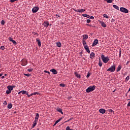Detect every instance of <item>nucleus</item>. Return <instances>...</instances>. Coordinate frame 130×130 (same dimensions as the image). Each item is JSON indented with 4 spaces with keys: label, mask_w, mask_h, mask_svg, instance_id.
<instances>
[{
    "label": "nucleus",
    "mask_w": 130,
    "mask_h": 130,
    "mask_svg": "<svg viewBox=\"0 0 130 130\" xmlns=\"http://www.w3.org/2000/svg\"><path fill=\"white\" fill-rule=\"evenodd\" d=\"M96 89V86L93 85L92 86H89L87 89H86V93H90V92H93L94 90Z\"/></svg>",
    "instance_id": "nucleus-1"
},
{
    "label": "nucleus",
    "mask_w": 130,
    "mask_h": 130,
    "mask_svg": "<svg viewBox=\"0 0 130 130\" xmlns=\"http://www.w3.org/2000/svg\"><path fill=\"white\" fill-rule=\"evenodd\" d=\"M101 58H102L103 62H104V63H107V62H108L109 60H110L109 57H108V56L106 57L103 54L101 55Z\"/></svg>",
    "instance_id": "nucleus-2"
},
{
    "label": "nucleus",
    "mask_w": 130,
    "mask_h": 130,
    "mask_svg": "<svg viewBox=\"0 0 130 130\" xmlns=\"http://www.w3.org/2000/svg\"><path fill=\"white\" fill-rule=\"evenodd\" d=\"M115 69H116V66L115 64H113V66H111L107 71V72H111V73H114L115 72Z\"/></svg>",
    "instance_id": "nucleus-3"
},
{
    "label": "nucleus",
    "mask_w": 130,
    "mask_h": 130,
    "mask_svg": "<svg viewBox=\"0 0 130 130\" xmlns=\"http://www.w3.org/2000/svg\"><path fill=\"white\" fill-rule=\"evenodd\" d=\"M120 12H122V13H125V14H128V10L123 7H121L120 8Z\"/></svg>",
    "instance_id": "nucleus-4"
},
{
    "label": "nucleus",
    "mask_w": 130,
    "mask_h": 130,
    "mask_svg": "<svg viewBox=\"0 0 130 130\" xmlns=\"http://www.w3.org/2000/svg\"><path fill=\"white\" fill-rule=\"evenodd\" d=\"M73 10L76 13H83L86 11V9H73Z\"/></svg>",
    "instance_id": "nucleus-5"
},
{
    "label": "nucleus",
    "mask_w": 130,
    "mask_h": 130,
    "mask_svg": "<svg viewBox=\"0 0 130 130\" xmlns=\"http://www.w3.org/2000/svg\"><path fill=\"white\" fill-rule=\"evenodd\" d=\"M39 10V7H35L32 9V12L34 14H35V13H37L38 11Z\"/></svg>",
    "instance_id": "nucleus-6"
},
{
    "label": "nucleus",
    "mask_w": 130,
    "mask_h": 130,
    "mask_svg": "<svg viewBox=\"0 0 130 130\" xmlns=\"http://www.w3.org/2000/svg\"><path fill=\"white\" fill-rule=\"evenodd\" d=\"M43 25L44 26V27H46V28H47L48 26H49V22L48 21H44L43 23Z\"/></svg>",
    "instance_id": "nucleus-7"
},
{
    "label": "nucleus",
    "mask_w": 130,
    "mask_h": 130,
    "mask_svg": "<svg viewBox=\"0 0 130 130\" xmlns=\"http://www.w3.org/2000/svg\"><path fill=\"white\" fill-rule=\"evenodd\" d=\"M98 42L99 41L97 39H95L92 45V47L94 46H96V45L98 44Z\"/></svg>",
    "instance_id": "nucleus-8"
},
{
    "label": "nucleus",
    "mask_w": 130,
    "mask_h": 130,
    "mask_svg": "<svg viewBox=\"0 0 130 130\" xmlns=\"http://www.w3.org/2000/svg\"><path fill=\"white\" fill-rule=\"evenodd\" d=\"M56 110H57L58 112L61 113V114H63V112H62V110H61V109H60L59 107H57L56 109Z\"/></svg>",
    "instance_id": "nucleus-9"
},
{
    "label": "nucleus",
    "mask_w": 130,
    "mask_h": 130,
    "mask_svg": "<svg viewBox=\"0 0 130 130\" xmlns=\"http://www.w3.org/2000/svg\"><path fill=\"white\" fill-rule=\"evenodd\" d=\"M50 72H52V73H53V75H57V71H56V70H55L54 69H52L50 70Z\"/></svg>",
    "instance_id": "nucleus-10"
},
{
    "label": "nucleus",
    "mask_w": 130,
    "mask_h": 130,
    "mask_svg": "<svg viewBox=\"0 0 130 130\" xmlns=\"http://www.w3.org/2000/svg\"><path fill=\"white\" fill-rule=\"evenodd\" d=\"M99 112H100V113H102V114H104V113L106 112V110L104 109H100L99 110Z\"/></svg>",
    "instance_id": "nucleus-11"
},
{
    "label": "nucleus",
    "mask_w": 130,
    "mask_h": 130,
    "mask_svg": "<svg viewBox=\"0 0 130 130\" xmlns=\"http://www.w3.org/2000/svg\"><path fill=\"white\" fill-rule=\"evenodd\" d=\"M94 57H95V53H94V52H91L90 54V58L93 59Z\"/></svg>",
    "instance_id": "nucleus-12"
},
{
    "label": "nucleus",
    "mask_w": 130,
    "mask_h": 130,
    "mask_svg": "<svg viewBox=\"0 0 130 130\" xmlns=\"http://www.w3.org/2000/svg\"><path fill=\"white\" fill-rule=\"evenodd\" d=\"M36 41L37 42H38V45H39V46H41V42L40 41V40L36 39Z\"/></svg>",
    "instance_id": "nucleus-13"
},
{
    "label": "nucleus",
    "mask_w": 130,
    "mask_h": 130,
    "mask_svg": "<svg viewBox=\"0 0 130 130\" xmlns=\"http://www.w3.org/2000/svg\"><path fill=\"white\" fill-rule=\"evenodd\" d=\"M7 88L8 89V90H9L10 91H13V90H14L13 89V86H12V85H9L7 86Z\"/></svg>",
    "instance_id": "nucleus-14"
},
{
    "label": "nucleus",
    "mask_w": 130,
    "mask_h": 130,
    "mask_svg": "<svg viewBox=\"0 0 130 130\" xmlns=\"http://www.w3.org/2000/svg\"><path fill=\"white\" fill-rule=\"evenodd\" d=\"M120 70H121V66L119 65L117 68L116 72L118 73V72L120 71Z\"/></svg>",
    "instance_id": "nucleus-15"
},
{
    "label": "nucleus",
    "mask_w": 130,
    "mask_h": 130,
    "mask_svg": "<svg viewBox=\"0 0 130 130\" xmlns=\"http://www.w3.org/2000/svg\"><path fill=\"white\" fill-rule=\"evenodd\" d=\"M83 39L82 40H87L88 39V35H84L83 36Z\"/></svg>",
    "instance_id": "nucleus-16"
},
{
    "label": "nucleus",
    "mask_w": 130,
    "mask_h": 130,
    "mask_svg": "<svg viewBox=\"0 0 130 130\" xmlns=\"http://www.w3.org/2000/svg\"><path fill=\"white\" fill-rule=\"evenodd\" d=\"M39 118V113H37L35 120H36L37 121H38V119Z\"/></svg>",
    "instance_id": "nucleus-17"
},
{
    "label": "nucleus",
    "mask_w": 130,
    "mask_h": 130,
    "mask_svg": "<svg viewBox=\"0 0 130 130\" xmlns=\"http://www.w3.org/2000/svg\"><path fill=\"white\" fill-rule=\"evenodd\" d=\"M20 92H21L22 94H26V95H28V92H27V91L21 90L20 91Z\"/></svg>",
    "instance_id": "nucleus-18"
},
{
    "label": "nucleus",
    "mask_w": 130,
    "mask_h": 130,
    "mask_svg": "<svg viewBox=\"0 0 130 130\" xmlns=\"http://www.w3.org/2000/svg\"><path fill=\"white\" fill-rule=\"evenodd\" d=\"M113 8H114V9H116V10H118V11H119V7H118V6H117V5H113Z\"/></svg>",
    "instance_id": "nucleus-19"
},
{
    "label": "nucleus",
    "mask_w": 130,
    "mask_h": 130,
    "mask_svg": "<svg viewBox=\"0 0 130 130\" xmlns=\"http://www.w3.org/2000/svg\"><path fill=\"white\" fill-rule=\"evenodd\" d=\"M36 124H37V121H36V120H35V121L33 122L32 127H35V126H36Z\"/></svg>",
    "instance_id": "nucleus-20"
},
{
    "label": "nucleus",
    "mask_w": 130,
    "mask_h": 130,
    "mask_svg": "<svg viewBox=\"0 0 130 130\" xmlns=\"http://www.w3.org/2000/svg\"><path fill=\"white\" fill-rule=\"evenodd\" d=\"M56 45L57 47H61V43L59 42L56 43Z\"/></svg>",
    "instance_id": "nucleus-21"
},
{
    "label": "nucleus",
    "mask_w": 130,
    "mask_h": 130,
    "mask_svg": "<svg viewBox=\"0 0 130 130\" xmlns=\"http://www.w3.org/2000/svg\"><path fill=\"white\" fill-rule=\"evenodd\" d=\"M75 76L78 78H81V75L79 74H78V73L75 72Z\"/></svg>",
    "instance_id": "nucleus-22"
},
{
    "label": "nucleus",
    "mask_w": 130,
    "mask_h": 130,
    "mask_svg": "<svg viewBox=\"0 0 130 130\" xmlns=\"http://www.w3.org/2000/svg\"><path fill=\"white\" fill-rule=\"evenodd\" d=\"M7 107L9 109H11L13 107V105L12 104H9Z\"/></svg>",
    "instance_id": "nucleus-23"
},
{
    "label": "nucleus",
    "mask_w": 130,
    "mask_h": 130,
    "mask_svg": "<svg viewBox=\"0 0 130 130\" xmlns=\"http://www.w3.org/2000/svg\"><path fill=\"white\" fill-rule=\"evenodd\" d=\"M101 25L102 27H104V28H105V27H106V24L104 23V22H101Z\"/></svg>",
    "instance_id": "nucleus-24"
},
{
    "label": "nucleus",
    "mask_w": 130,
    "mask_h": 130,
    "mask_svg": "<svg viewBox=\"0 0 130 130\" xmlns=\"http://www.w3.org/2000/svg\"><path fill=\"white\" fill-rule=\"evenodd\" d=\"M82 43L83 46H85L87 44V43H86V41H85L84 40H82Z\"/></svg>",
    "instance_id": "nucleus-25"
},
{
    "label": "nucleus",
    "mask_w": 130,
    "mask_h": 130,
    "mask_svg": "<svg viewBox=\"0 0 130 130\" xmlns=\"http://www.w3.org/2000/svg\"><path fill=\"white\" fill-rule=\"evenodd\" d=\"M119 58L121 57V49H119Z\"/></svg>",
    "instance_id": "nucleus-26"
},
{
    "label": "nucleus",
    "mask_w": 130,
    "mask_h": 130,
    "mask_svg": "<svg viewBox=\"0 0 130 130\" xmlns=\"http://www.w3.org/2000/svg\"><path fill=\"white\" fill-rule=\"evenodd\" d=\"M11 92L12 91L11 90L8 89L6 90V94H7V95H9V94H11Z\"/></svg>",
    "instance_id": "nucleus-27"
},
{
    "label": "nucleus",
    "mask_w": 130,
    "mask_h": 130,
    "mask_svg": "<svg viewBox=\"0 0 130 130\" xmlns=\"http://www.w3.org/2000/svg\"><path fill=\"white\" fill-rule=\"evenodd\" d=\"M99 66L100 67H102V62H101V60H100V59H99Z\"/></svg>",
    "instance_id": "nucleus-28"
},
{
    "label": "nucleus",
    "mask_w": 130,
    "mask_h": 130,
    "mask_svg": "<svg viewBox=\"0 0 130 130\" xmlns=\"http://www.w3.org/2000/svg\"><path fill=\"white\" fill-rule=\"evenodd\" d=\"M66 130H74V129L71 128V127H70V126H68L66 127Z\"/></svg>",
    "instance_id": "nucleus-29"
},
{
    "label": "nucleus",
    "mask_w": 130,
    "mask_h": 130,
    "mask_svg": "<svg viewBox=\"0 0 130 130\" xmlns=\"http://www.w3.org/2000/svg\"><path fill=\"white\" fill-rule=\"evenodd\" d=\"M103 17H104V18H106V19H108V18H109V17H108V16L106 14H103Z\"/></svg>",
    "instance_id": "nucleus-30"
},
{
    "label": "nucleus",
    "mask_w": 130,
    "mask_h": 130,
    "mask_svg": "<svg viewBox=\"0 0 130 130\" xmlns=\"http://www.w3.org/2000/svg\"><path fill=\"white\" fill-rule=\"evenodd\" d=\"M109 112H111V113H114V111H113V110H112V109H110L108 110Z\"/></svg>",
    "instance_id": "nucleus-31"
},
{
    "label": "nucleus",
    "mask_w": 130,
    "mask_h": 130,
    "mask_svg": "<svg viewBox=\"0 0 130 130\" xmlns=\"http://www.w3.org/2000/svg\"><path fill=\"white\" fill-rule=\"evenodd\" d=\"M24 76H26V77H30L31 76V74H23Z\"/></svg>",
    "instance_id": "nucleus-32"
},
{
    "label": "nucleus",
    "mask_w": 130,
    "mask_h": 130,
    "mask_svg": "<svg viewBox=\"0 0 130 130\" xmlns=\"http://www.w3.org/2000/svg\"><path fill=\"white\" fill-rule=\"evenodd\" d=\"M59 85L60 86V87H66V84H64V83H61L59 84Z\"/></svg>",
    "instance_id": "nucleus-33"
},
{
    "label": "nucleus",
    "mask_w": 130,
    "mask_h": 130,
    "mask_svg": "<svg viewBox=\"0 0 130 130\" xmlns=\"http://www.w3.org/2000/svg\"><path fill=\"white\" fill-rule=\"evenodd\" d=\"M0 49H1L2 50H5V46H2L1 47V48H0Z\"/></svg>",
    "instance_id": "nucleus-34"
},
{
    "label": "nucleus",
    "mask_w": 130,
    "mask_h": 130,
    "mask_svg": "<svg viewBox=\"0 0 130 130\" xmlns=\"http://www.w3.org/2000/svg\"><path fill=\"white\" fill-rule=\"evenodd\" d=\"M129 80V76H127L126 78H125V82H127L128 80Z\"/></svg>",
    "instance_id": "nucleus-35"
},
{
    "label": "nucleus",
    "mask_w": 130,
    "mask_h": 130,
    "mask_svg": "<svg viewBox=\"0 0 130 130\" xmlns=\"http://www.w3.org/2000/svg\"><path fill=\"white\" fill-rule=\"evenodd\" d=\"M12 42L13 43V44H15V45H16L17 42H16V41L13 40V41H12Z\"/></svg>",
    "instance_id": "nucleus-36"
},
{
    "label": "nucleus",
    "mask_w": 130,
    "mask_h": 130,
    "mask_svg": "<svg viewBox=\"0 0 130 130\" xmlns=\"http://www.w3.org/2000/svg\"><path fill=\"white\" fill-rule=\"evenodd\" d=\"M26 95H27V97H28L29 98H30V97L31 96H33V94L32 93H31L30 94H29L27 93V94H26Z\"/></svg>",
    "instance_id": "nucleus-37"
},
{
    "label": "nucleus",
    "mask_w": 130,
    "mask_h": 130,
    "mask_svg": "<svg viewBox=\"0 0 130 130\" xmlns=\"http://www.w3.org/2000/svg\"><path fill=\"white\" fill-rule=\"evenodd\" d=\"M33 95H38V94H39V92H35L34 93H32Z\"/></svg>",
    "instance_id": "nucleus-38"
},
{
    "label": "nucleus",
    "mask_w": 130,
    "mask_h": 130,
    "mask_svg": "<svg viewBox=\"0 0 130 130\" xmlns=\"http://www.w3.org/2000/svg\"><path fill=\"white\" fill-rule=\"evenodd\" d=\"M84 47L85 49H88V48H89V47L88 46V45L84 46Z\"/></svg>",
    "instance_id": "nucleus-39"
},
{
    "label": "nucleus",
    "mask_w": 130,
    "mask_h": 130,
    "mask_svg": "<svg viewBox=\"0 0 130 130\" xmlns=\"http://www.w3.org/2000/svg\"><path fill=\"white\" fill-rule=\"evenodd\" d=\"M5 20H3L2 21H1V24L2 25H5Z\"/></svg>",
    "instance_id": "nucleus-40"
},
{
    "label": "nucleus",
    "mask_w": 130,
    "mask_h": 130,
    "mask_svg": "<svg viewBox=\"0 0 130 130\" xmlns=\"http://www.w3.org/2000/svg\"><path fill=\"white\" fill-rule=\"evenodd\" d=\"M85 50H86L88 53H90V49H89V48L88 49H85Z\"/></svg>",
    "instance_id": "nucleus-41"
},
{
    "label": "nucleus",
    "mask_w": 130,
    "mask_h": 130,
    "mask_svg": "<svg viewBox=\"0 0 130 130\" xmlns=\"http://www.w3.org/2000/svg\"><path fill=\"white\" fill-rule=\"evenodd\" d=\"M82 16L83 17H85L86 18H87V17H88V15L87 14H82Z\"/></svg>",
    "instance_id": "nucleus-42"
},
{
    "label": "nucleus",
    "mask_w": 130,
    "mask_h": 130,
    "mask_svg": "<svg viewBox=\"0 0 130 130\" xmlns=\"http://www.w3.org/2000/svg\"><path fill=\"white\" fill-rule=\"evenodd\" d=\"M90 75H91V74H90V73L88 72L86 76V78H89V77H90Z\"/></svg>",
    "instance_id": "nucleus-43"
},
{
    "label": "nucleus",
    "mask_w": 130,
    "mask_h": 130,
    "mask_svg": "<svg viewBox=\"0 0 130 130\" xmlns=\"http://www.w3.org/2000/svg\"><path fill=\"white\" fill-rule=\"evenodd\" d=\"M4 105H7L8 103H7V101H4V103H3Z\"/></svg>",
    "instance_id": "nucleus-44"
},
{
    "label": "nucleus",
    "mask_w": 130,
    "mask_h": 130,
    "mask_svg": "<svg viewBox=\"0 0 130 130\" xmlns=\"http://www.w3.org/2000/svg\"><path fill=\"white\" fill-rule=\"evenodd\" d=\"M86 22H87V23H90V22H91V20H90V19H87V20H86Z\"/></svg>",
    "instance_id": "nucleus-45"
},
{
    "label": "nucleus",
    "mask_w": 130,
    "mask_h": 130,
    "mask_svg": "<svg viewBox=\"0 0 130 130\" xmlns=\"http://www.w3.org/2000/svg\"><path fill=\"white\" fill-rule=\"evenodd\" d=\"M14 40H13V38L12 37L9 38V41L12 42Z\"/></svg>",
    "instance_id": "nucleus-46"
},
{
    "label": "nucleus",
    "mask_w": 130,
    "mask_h": 130,
    "mask_svg": "<svg viewBox=\"0 0 130 130\" xmlns=\"http://www.w3.org/2000/svg\"><path fill=\"white\" fill-rule=\"evenodd\" d=\"M32 70H33V69H29L27 70V71L29 72H32Z\"/></svg>",
    "instance_id": "nucleus-47"
},
{
    "label": "nucleus",
    "mask_w": 130,
    "mask_h": 130,
    "mask_svg": "<svg viewBox=\"0 0 130 130\" xmlns=\"http://www.w3.org/2000/svg\"><path fill=\"white\" fill-rule=\"evenodd\" d=\"M44 73H47V74H50V72H49V71H44Z\"/></svg>",
    "instance_id": "nucleus-48"
},
{
    "label": "nucleus",
    "mask_w": 130,
    "mask_h": 130,
    "mask_svg": "<svg viewBox=\"0 0 130 130\" xmlns=\"http://www.w3.org/2000/svg\"><path fill=\"white\" fill-rule=\"evenodd\" d=\"M89 19H91V20H94V17L90 16Z\"/></svg>",
    "instance_id": "nucleus-49"
},
{
    "label": "nucleus",
    "mask_w": 130,
    "mask_h": 130,
    "mask_svg": "<svg viewBox=\"0 0 130 130\" xmlns=\"http://www.w3.org/2000/svg\"><path fill=\"white\" fill-rule=\"evenodd\" d=\"M26 64H27V62H25L24 63H22V66H26Z\"/></svg>",
    "instance_id": "nucleus-50"
},
{
    "label": "nucleus",
    "mask_w": 130,
    "mask_h": 130,
    "mask_svg": "<svg viewBox=\"0 0 130 130\" xmlns=\"http://www.w3.org/2000/svg\"><path fill=\"white\" fill-rule=\"evenodd\" d=\"M107 3H112V1H107Z\"/></svg>",
    "instance_id": "nucleus-51"
},
{
    "label": "nucleus",
    "mask_w": 130,
    "mask_h": 130,
    "mask_svg": "<svg viewBox=\"0 0 130 130\" xmlns=\"http://www.w3.org/2000/svg\"><path fill=\"white\" fill-rule=\"evenodd\" d=\"M61 119H62V118H60L58 119L57 120H58V122H59V121H60V120H61Z\"/></svg>",
    "instance_id": "nucleus-52"
},
{
    "label": "nucleus",
    "mask_w": 130,
    "mask_h": 130,
    "mask_svg": "<svg viewBox=\"0 0 130 130\" xmlns=\"http://www.w3.org/2000/svg\"><path fill=\"white\" fill-rule=\"evenodd\" d=\"M56 18H59V15L56 14Z\"/></svg>",
    "instance_id": "nucleus-53"
},
{
    "label": "nucleus",
    "mask_w": 130,
    "mask_h": 130,
    "mask_svg": "<svg viewBox=\"0 0 130 130\" xmlns=\"http://www.w3.org/2000/svg\"><path fill=\"white\" fill-rule=\"evenodd\" d=\"M90 16L87 15V16H86V18H88V19H90Z\"/></svg>",
    "instance_id": "nucleus-54"
},
{
    "label": "nucleus",
    "mask_w": 130,
    "mask_h": 130,
    "mask_svg": "<svg viewBox=\"0 0 130 130\" xmlns=\"http://www.w3.org/2000/svg\"><path fill=\"white\" fill-rule=\"evenodd\" d=\"M12 87H13V89H14V88H15L16 87V86L15 85H11Z\"/></svg>",
    "instance_id": "nucleus-55"
},
{
    "label": "nucleus",
    "mask_w": 130,
    "mask_h": 130,
    "mask_svg": "<svg viewBox=\"0 0 130 130\" xmlns=\"http://www.w3.org/2000/svg\"><path fill=\"white\" fill-rule=\"evenodd\" d=\"M55 122L57 124V123H58V122H59L58 121V120H57L55 121Z\"/></svg>",
    "instance_id": "nucleus-56"
},
{
    "label": "nucleus",
    "mask_w": 130,
    "mask_h": 130,
    "mask_svg": "<svg viewBox=\"0 0 130 130\" xmlns=\"http://www.w3.org/2000/svg\"><path fill=\"white\" fill-rule=\"evenodd\" d=\"M1 78H2V79H5V76H2V77H1Z\"/></svg>",
    "instance_id": "nucleus-57"
},
{
    "label": "nucleus",
    "mask_w": 130,
    "mask_h": 130,
    "mask_svg": "<svg viewBox=\"0 0 130 130\" xmlns=\"http://www.w3.org/2000/svg\"><path fill=\"white\" fill-rule=\"evenodd\" d=\"M10 2H11V3H14L15 2V1H11Z\"/></svg>",
    "instance_id": "nucleus-58"
},
{
    "label": "nucleus",
    "mask_w": 130,
    "mask_h": 130,
    "mask_svg": "<svg viewBox=\"0 0 130 130\" xmlns=\"http://www.w3.org/2000/svg\"><path fill=\"white\" fill-rule=\"evenodd\" d=\"M56 124H57L56 122H55V123L54 124V125H56Z\"/></svg>",
    "instance_id": "nucleus-59"
},
{
    "label": "nucleus",
    "mask_w": 130,
    "mask_h": 130,
    "mask_svg": "<svg viewBox=\"0 0 130 130\" xmlns=\"http://www.w3.org/2000/svg\"><path fill=\"white\" fill-rule=\"evenodd\" d=\"M129 62V61H127L126 64H127Z\"/></svg>",
    "instance_id": "nucleus-60"
},
{
    "label": "nucleus",
    "mask_w": 130,
    "mask_h": 130,
    "mask_svg": "<svg viewBox=\"0 0 130 130\" xmlns=\"http://www.w3.org/2000/svg\"><path fill=\"white\" fill-rule=\"evenodd\" d=\"M3 76V74H0V77H2Z\"/></svg>",
    "instance_id": "nucleus-61"
},
{
    "label": "nucleus",
    "mask_w": 130,
    "mask_h": 130,
    "mask_svg": "<svg viewBox=\"0 0 130 130\" xmlns=\"http://www.w3.org/2000/svg\"><path fill=\"white\" fill-rule=\"evenodd\" d=\"M21 91H19V92H18V94H21Z\"/></svg>",
    "instance_id": "nucleus-62"
},
{
    "label": "nucleus",
    "mask_w": 130,
    "mask_h": 130,
    "mask_svg": "<svg viewBox=\"0 0 130 130\" xmlns=\"http://www.w3.org/2000/svg\"><path fill=\"white\" fill-rule=\"evenodd\" d=\"M72 118H70V119L68 120V121H70V120H71Z\"/></svg>",
    "instance_id": "nucleus-63"
},
{
    "label": "nucleus",
    "mask_w": 130,
    "mask_h": 130,
    "mask_svg": "<svg viewBox=\"0 0 130 130\" xmlns=\"http://www.w3.org/2000/svg\"><path fill=\"white\" fill-rule=\"evenodd\" d=\"M69 121L68 120H67V121H65V122H68Z\"/></svg>",
    "instance_id": "nucleus-64"
}]
</instances>
